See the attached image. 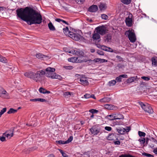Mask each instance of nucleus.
<instances>
[{
    "label": "nucleus",
    "mask_w": 157,
    "mask_h": 157,
    "mask_svg": "<svg viewBox=\"0 0 157 157\" xmlns=\"http://www.w3.org/2000/svg\"><path fill=\"white\" fill-rule=\"evenodd\" d=\"M17 17L26 22L30 25L40 24L42 21L41 14L30 7L18 9L16 10Z\"/></svg>",
    "instance_id": "f257e3e1"
},
{
    "label": "nucleus",
    "mask_w": 157,
    "mask_h": 157,
    "mask_svg": "<svg viewBox=\"0 0 157 157\" xmlns=\"http://www.w3.org/2000/svg\"><path fill=\"white\" fill-rule=\"evenodd\" d=\"M45 74L44 70H43L38 71L35 73L32 72H27L24 74V75L25 76L32 78L37 82L40 78L45 75Z\"/></svg>",
    "instance_id": "f03ea898"
},
{
    "label": "nucleus",
    "mask_w": 157,
    "mask_h": 157,
    "mask_svg": "<svg viewBox=\"0 0 157 157\" xmlns=\"http://www.w3.org/2000/svg\"><path fill=\"white\" fill-rule=\"evenodd\" d=\"M55 69L54 68L48 67L45 71V75L48 78L52 79H58L60 80L62 79V78L60 75L54 73Z\"/></svg>",
    "instance_id": "7ed1b4c3"
},
{
    "label": "nucleus",
    "mask_w": 157,
    "mask_h": 157,
    "mask_svg": "<svg viewBox=\"0 0 157 157\" xmlns=\"http://www.w3.org/2000/svg\"><path fill=\"white\" fill-rule=\"evenodd\" d=\"M139 104L142 109L146 112L150 114L153 113V110L149 104L147 103L144 104L142 102H139Z\"/></svg>",
    "instance_id": "20e7f679"
},
{
    "label": "nucleus",
    "mask_w": 157,
    "mask_h": 157,
    "mask_svg": "<svg viewBox=\"0 0 157 157\" xmlns=\"http://www.w3.org/2000/svg\"><path fill=\"white\" fill-rule=\"evenodd\" d=\"M125 35H128V38L130 42L133 43L136 41V38L135 33L132 32V30H129L126 31Z\"/></svg>",
    "instance_id": "39448f33"
},
{
    "label": "nucleus",
    "mask_w": 157,
    "mask_h": 157,
    "mask_svg": "<svg viewBox=\"0 0 157 157\" xmlns=\"http://www.w3.org/2000/svg\"><path fill=\"white\" fill-rule=\"evenodd\" d=\"M95 30L97 33L101 35H104L107 30L106 27L104 25L98 26L95 28Z\"/></svg>",
    "instance_id": "423d86ee"
},
{
    "label": "nucleus",
    "mask_w": 157,
    "mask_h": 157,
    "mask_svg": "<svg viewBox=\"0 0 157 157\" xmlns=\"http://www.w3.org/2000/svg\"><path fill=\"white\" fill-rule=\"evenodd\" d=\"M91 134L94 135H96L100 132V128L98 126H94L90 129Z\"/></svg>",
    "instance_id": "0eeeda50"
},
{
    "label": "nucleus",
    "mask_w": 157,
    "mask_h": 157,
    "mask_svg": "<svg viewBox=\"0 0 157 157\" xmlns=\"http://www.w3.org/2000/svg\"><path fill=\"white\" fill-rule=\"evenodd\" d=\"M0 97L4 98H9V95L6 91L3 88L0 90Z\"/></svg>",
    "instance_id": "6e6552de"
},
{
    "label": "nucleus",
    "mask_w": 157,
    "mask_h": 157,
    "mask_svg": "<svg viewBox=\"0 0 157 157\" xmlns=\"http://www.w3.org/2000/svg\"><path fill=\"white\" fill-rule=\"evenodd\" d=\"M14 129L7 130L3 134L8 139H10L13 136Z\"/></svg>",
    "instance_id": "1a4fd4ad"
},
{
    "label": "nucleus",
    "mask_w": 157,
    "mask_h": 157,
    "mask_svg": "<svg viewBox=\"0 0 157 157\" xmlns=\"http://www.w3.org/2000/svg\"><path fill=\"white\" fill-rule=\"evenodd\" d=\"M69 36L72 39L75 40H78L80 39V38L78 34L75 33L73 32H70V35Z\"/></svg>",
    "instance_id": "9d476101"
},
{
    "label": "nucleus",
    "mask_w": 157,
    "mask_h": 157,
    "mask_svg": "<svg viewBox=\"0 0 157 157\" xmlns=\"http://www.w3.org/2000/svg\"><path fill=\"white\" fill-rule=\"evenodd\" d=\"M80 57H73L68 59L69 61L71 62H78L80 63L84 62L83 60H79Z\"/></svg>",
    "instance_id": "9b49d317"
},
{
    "label": "nucleus",
    "mask_w": 157,
    "mask_h": 157,
    "mask_svg": "<svg viewBox=\"0 0 157 157\" xmlns=\"http://www.w3.org/2000/svg\"><path fill=\"white\" fill-rule=\"evenodd\" d=\"M104 108L109 110H116L117 109V106L111 104H107L104 105Z\"/></svg>",
    "instance_id": "f8f14e48"
},
{
    "label": "nucleus",
    "mask_w": 157,
    "mask_h": 157,
    "mask_svg": "<svg viewBox=\"0 0 157 157\" xmlns=\"http://www.w3.org/2000/svg\"><path fill=\"white\" fill-rule=\"evenodd\" d=\"M98 10V7L96 5H93L88 9V11L91 12H95Z\"/></svg>",
    "instance_id": "ddd939ff"
},
{
    "label": "nucleus",
    "mask_w": 157,
    "mask_h": 157,
    "mask_svg": "<svg viewBox=\"0 0 157 157\" xmlns=\"http://www.w3.org/2000/svg\"><path fill=\"white\" fill-rule=\"evenodd\" d=\"M132 19L129 17H127L125 19V22L127 26L131 27L132 25Z\"/></svg>",
    "instance_id": "4468645a"
},
{
    "label": "nucleus",
    "mask_w": 157,
    "mask_h": 157,
    "mask_svg": "<svg viewBox=\"0 0 157 157\" xmlns=\"http://www.w3.org/2000/svg\"><path fill=\"white\" fill-rule=\"evenodd\" d=\"M79 81L80 82V83L84 86L87 85L89 84L88 81L85 78H81Z\"/></svg>",
    "instance_id": "2eb2a0df"
},
{
    "label": "nucleus",
    "mask_w": 157,
    "mask_h": 157,
    "mask_svg": "<svg viewBox=\"0 0 157 157\" xmlns=\"http://www.w3.org/2000/svg\"><path fill=\"white\" fill-rule=\"evenodd\" d=\"M94 63H104V62H107V60L104 59H101L99 58H95V59H94Z\"/></svg>",
    "instance_id": "dca6fc26"
},
{
    "label": "nucleus",
    "mask_w": 157,
    "mask_h": 157,
    "mask_svg": "<svg viewBox=\"0 0 157 157\" xmlns=\"http://www.w3.org/2000/svg\"><path fill=\"white\" fill-rule=\"evenodd\" d=\"M108 139L109 140H114L117 139L116 138L115 135L114 134H111L109 135Z\"/></svg>",
    "instance_id": "f3484780"
},
{
    "label": "nucleus",
    "mask_w": 157,
    "mask_h": 157,
    "mask_svg": "<svg viewBox=\"0 0 157 157\" xmlns=\"http://www.w3.org/2000/svg\"><path fill=\"white\" fill-rule=\"evenodd\" d=\"M152 64L155 67L157 66V57H154L151 58Z\"/></svg>",
    "instance_id": "a211bd4d"
},
{
    "label": "nucleus",
    "mask_w": 157,
    "mask_h": 157,
    "mask_svg": "<svg viewBox=\"0 0 157 157\" xmlns=\"http://www.w3.org/2000/svg\"><path fill=\"white\" fill-rule=\"evenodd\" d=\"M36 56L37 58L39 59H42L46 57H49L48 56H47L43 55L42 54L40 53L36 54Z\"/></svg>",
    "instance_id": "6ab92c4d"
},
{
    "label": "nucleus",
    "mask_w": 157,
    "mask_h": 157,
    "mask_svg": "<svg viewBox=\"0 0 157 157\" xmlns=\"http://www.w3.org/2000/svg\"><path fill=\"white\" fill-rule=\"evenodd\" d=\"M115 120L117 119H122L124 118L123 115L121 114L118 113L115 114Z\"/></svg>",
    "instance_id": "aec40b11"
},
{
    "label": "nucleus",
    "mask_w": 157,
    "mask_h": 157,
    "mask_svg": "<svg viewBox=\"0 0 157 157\" xmlns=\"http://www.w3.org/2000/svg\"><path fill=\"white\" fill-rule=\"evenodd\" d=\"M99 8L101 10H105L107 8L105 4L101 3L99 6Z\"/></svg>",
    "instance_id": "412c9836"
},
{
    "label": "nucleus",
    "mask_w": 157,
    "mask_h": 157,
    "mask_svg": "<svg viewBox=\"0 0 157 157\" xmlns=\"http://www.w3.org/2000/svg\"><path fill=\"white\" fill-rule=\"evenodd\" d=\"M137 77H132L127 79L126 82L127 83H130L134 81L136 79Z\"/></svg>",
    "instance_id": "4be33fe9"
},
{
    "label": "nucleus",
    "mask_w": 157,
    "mask_h": 157,
    "mask_svg": "<svg viewBox=\"0 0 157 157\" xmlns=\"http://www.w3.org/2000/svg\"><path fill=\"white\" fill-rule=\"evenodd\" d=\"M107 118L110 121L115 120V114L108 115L107 116Z\"/></svg>",
    "instance_id": "5701e85b"
},
{
    "label": "nucleus",
    "mask_w": 157,
    "mask_h": 157,
    "mask_svg": "<svg viewBox=\"0 0 157 157\" xmlns=\"http://www.w3.org/2000/svg\"><path fill=\"white\" fill-rule=\"evenodd\" d=\"M111 100V98L109 97L104 98H102L100 100V101L101 102H109Z\"/></svg>",
    "instance_id": "b1692460"
},
{
    "label": "nucleus",
    "mask_w": 157,
    "mask_h": 157,
    "mask_svg": "<svg viewBox=\"0 0 157 157\" xmlns=\"http://www.w3.org/2000/svg\"><path fill=\"white\" fill-rule=\"evenodd\" d=\"M100 36L99 34L97 33L93 34L92 38L94 40H97L100 38Z\"/></svg>",
    "instance_id": "393cba45"
},
{
    "label": "nucleus",
    "mask_w": 157,
    "mask_h": 157,
    "mask_svg": "<svg viewBox=\"0 0 157 157\" xmlns=\"http://www.w3.org/2000/svg\"><path fill=\"white\" fill-rule=\"evenodd\" d=\"M63 32L66 35H70V32H71L69 30L68 28L67 27L63 29Z\"/></svg>",
    "instance_id": "a878e982"
},
{
    "label": "nucleus",
    "mask_w": 157,
    "mask_h": 157,
    "mask_svg": "<svg viewBox=\"0 0 157 157\" xmlns=\"http://www.w3.org/2000/svg\"><path fill=\"white\" fill-rule=\"evenodd\" d=\"M117 132L120 134H124L125 132V128H122L119 129H117Z\"/></svg>",
    "instance_id": "bb28decb"
},
{
    "label": "nucleus",
    "mask_w": 157,
    "mask_h": 157,
    "mask_svg": "<svg viewBox=\"0 0 157 157\" xmlns=\"http://www.w3.org/2000/svg\"><path fill=\"white\" fill-rule=\"evenodd\" d=\"M48 27L50 30L52 31H54L55 30V28L51 22H49L48 24Z\"/></svg>",
    "instance_id": "cd10ccee"
},
{
    "label": "nucleus",
    "mask_w": 157,
    "mask_h": 157,
    "mask_svg": "<svg viewBox=\"0 0 157 157\" xmlns=\"http://www.w3.org/2000/svg\"><path fill=\"white\" fill-rule=\"evenodd\" d=\"M73 95V93H70L69 92H65L63 94V96L66 98H68L70 97V96Z\"/></svg>",
    "instance_id": "c85d7f7f"
},
{
    "label": "nucleus",
    "mask_w": 157,
    "mask_h": 157,
    "mask_svg": "<svg viewBox=\"0 0 157 157\" xmlns=\"http://www.w3.org/2000/svg\"><path fill=\"white\" fill-rule=\"evenodd\" d=\"M75 54L78 56H83V55L84 54V53L82 51H76L75 50Z\"/></svg>",
    "instance_id": "c756f323"
},
{
    "label": "nucleus",
    "mask_w": 157,
    "mask_h": 157,
    "mask_svg": "<svg viewBox=\"0 0 157 157\" xmlns=\"http://www.w3.org/2000/svg\"><path fill=\"white\" fill-rule=\"evenodd\" d=\"M138 141L140 142L141 144L144 145L145 142V139L144 138L141 137L140 139L138 140Z\"/></svg>",
    "instance_id": "7c9ffc66"
},
{
    "label": "nucleus",
    "mask_w": 157,
    "mask_h": 157,
    "mask_svg": "<svg viewBox=\"0 0 157 157\" xmlns=\"http://www.w3.org/2000/svg\"><path fill=\"white\" fill-rule=\"evenodd\" d=\"M17 111V110L14 109L13 108H10L7 113L8 114L14 113H16Z\"/></svg>",
    "instance_id": "2f4dec72"
},
{
    "label": "nucleus",
    "mask_w": 157,
    "mask_h": 157,
    "mask_svg": "<svg viewBox=\"0 0 157 157\" xmlns=\"http://www.w3.org/2000/svg\"><path fill=\"white\" fill-rule=\"evenodd\" d=\"M122 2L126 5L129 4L131 1V0H121Z\"/></svg>",
    "instance_id": "473e14b6"
},
{
    "label": "nucleus",
    "mask_w": 157,
    "mask_h": 157,
    "mask_svg": "<svg viewBox=\"0 0 157 157\" xmlns=\"http://www.w3.org/2000/svg\"><path fill=\"white\" fill-rule=\"evenodd\" d=\"M0 61L3 63H6L7 60L6 58L0 55Z\"/></svg>",
    "instance_id": "72a5a7b5"
},
{
    "label": "nucleus",
    "mask_w": 157,
    "mask_h": 157,
    "mask_svg": "<svg viewBox=\"0 0 157 157\" xmlns=\"http://www.w3.org/2000/svg\"><path fill=\"white\" fill-rule=\"evenodd\" d=\"M116 83V82L115 80H112L109 81L108 83L110 86H113Z\"/></svg>",
    "instance_id": "f704fd0d"
},
{
    "label": "nucleus",
    "mask_w": 157,
    "mask_h": 157,
    "mask_svg": "<svg viewBox=\"0 0 157 157\" xmlns=\"http://www.w3.org/2000/svg\"><path fill=\"white\" fill-rule=\"evenodd\" d=\"M138 133L139 136L140 137H145L146 135V134L145 132L140 131H138Z\"/></svg>",
    "instance_id": "c9c22d12"
},
{
    "label": "nucleus",
    "mask_w": 157,
    "mask_h": 157,
    "mask_svg": "<svg viewBox=\"0 0 157 157\" xmlns=\"http://www.w3.org/2000/svg\"><path fill=\"white\" fill-rule=\"evenodd\" d=\"M142 155H143L146 156L148 157H154L153 155H151V154L146 153L145 152H144L142 153Z\"/></svg>",
    "instance_id": "e433bc0d"
},
{
    "label": "nucleus",
    "mask_w": 157,
    "mask_h": 157,
    "mask_svg": "<svg viewBox=\"0 0 157 157\" xmlns=\"http://www.w3.org/2000/svg\"><path fill=\"white\" fill-rule=\"evenodd\" d=\"M63 68L66 69L70 70L72 69L73 68V67L71 66H63Z\"/></svg>",
    "instance_id": "4c0bfd02"
},
{
    "label": "nucleus",
    "mask_w": 157,
    "mask_h": 157,
    "mask_svg": "<svg viewBox=\"0 0 157 157\" xmlns=\"http://www.w3.org/2000/svg\"><path fill=\"white\" fill-rule=\"evenodd\" d=\"M101 17L102 19L104 20H107L108 18L107 15L104 14H102Z\"/></svg>",
    "instance_id": "58836bf2"
},
{
    "label": "nucleus",
    "mask_w": 157,
    "mask_h": 157,
    "mask_svg": "<svg viewBox=\"0 0 157 157\" xmlns=\"http://www.w3.org/2000/svg\"><path fill=\"white\" fill-rule=\"evenodd\" d=\"M56 142L60 144H66L65 141L62 140H57L56 141Z\"/></svg>",
    "instance_id": "ea45409f"
},
{
    "label": "nucleus",
    "mask_w": 157,
    "mask_h": 157,
    "mask_svg": "<svg viewBox=\"0 0 157 157\" xmlns=\"http://www.w3.org/2000/svg\"><path fill=\"white\" fill-rule=\"evenodd\" d=\"M111 39V36L110 34H108L106 37V39L108 41H109Z\"/></svg>",
    "instance_id": "a19ab883"
},
{
    "label": "nucleus",
    "mask_w": 157,
    "mask_h": 157,
    "mask_svg": "<svg viewBox=\"0 0 157 157\" xmlns=\"http://www.w3.org/2000/svg\"><path fill=\"white\" fill-rule=\"evenodd\" d=\"M73 138L72 136H70L68 139L65 141L66 143L67 144L70 142L72 140Z\"/></svg>",
    "instance_id": "79ce46f5"
},
{
    "label": "nucleus",
    "mask_w": 157,
    "mask_h": 157,
    "mask_svg": "<svg viewBox=\"0 0 157 157\" xmlns=\"http://www.w3.org/2000/svg\"><path fill=\"white\" fill-rule=\"evenodd\" d=\"M89 112L92 113H97L98 112V111L96 109H92L89 110Z\"/></svg>",
    "instance_id": "37998d69"
},
{
    "label": "nucleus",
    "mask_w": 157,
    "mask_h": 157,
    "mask_svg": "<svg viewBox=\"0 0 157 157\" xmlns=\"http://www.w3.org/2000/svg\"><path fill=\"white\" fill-rule=\"evenodd\" d=\"M121 79L122 78L119 76L116 78L115 80L116 81V82H120L121 81Z\"/></svg>",
    "instance_id": "c03bdc74"
},
{
    "label": "nucleus",
    "mask_w": 157,
    "mask_h": 157,
    "mask_svg": "<svg viewBox=\"0 0 157 157\" xmlns=\"http://www.w3.org/2000/svg\"><path fill=\"white\" fill-rule=\"evenodd\" d=\"M66 52H68L72 54H75V50L72 49L70 51H66Z\"/></svg>",
    "instance_id": "a18cd8bd"
},
{
    "label": "nucleus",
    "mask_w": 157,
    "mask_h": 157,
    "mask_svg": "<svg viewBox=\"0 0 157 157\" xmlns=\"http://www.w3.org/2000/svg\"><path fill=\"white\" fill-rule=\"evenodd\" d=\"M37 148V147H33L31 148H29V151H33L36 150Z\"/></svg>",
    "instance_id": "49530a36"
},
{
    "label": "nucleus",
    "mask_w": 157,
    "mask_h": 157,
    "mask_svg": "<svg viewBox=\"0 0 157 157\" xmlns=\"http://www.w3.org/2000/svg\"><path fill=\"white\" fill-rule=\"evenodd\" d=\"M141 78L142 79L147 81H149L150 79V78L147 77L142 76Z\"/></svg>",
    "instance_id": "de8ad7c7"
},
{
    "label": "nucleus",
    "mask_w": 157,
    "mask_h": 157,
    "mask_svg": "<svg viewBox=\"0 0 157 157\" xmlns=\"http://www.w3.org/2000/svg\"><path fill=\"white\" fill-rule=\"evenodd\" d=\"M6 108H3L0 112V113L2 115L5 112H6Z\"/></svg>",
    "instance_id": "09e8293b"
},
{
    "label": "nucleus",
    "mask_w": 157,
    "mask_h": 157,
    "mask_svg": "<svg viewBox=\"0 0 157 157\" xmlns=\"http://www.w3.org/2000/svg\"><path fill=\"white\" fill-rule=\"evenodd\" d=\"M105 129L107 131H110L112 130V128L110 127L106 126L105 128Z\"/></svg>",
    "instance_id": "8fccbe9b"
},
{
    "label": "nucleus",
    "mask_w": 157,
    "mask_h": 157,
    "mask_svg": "<svg viewBox=\"0 0 157 157\" xmlns=\"http://www.w3.org/2000/svg\"><path fill=\"white\" fill-rule=\"evenodd\" d=\"M84 98H90L91 95L89 94H86L84 95Z\"/></svg>",
    "instance_id": "3c124183"
},
{
    "label": "nucleus",
    "mask_w": 157,
    "mask_h": 157,
    "mask_svg": "<svg viewBox=\"0 0 157 157\" xmlns=\"http://www.w3.org/2000/svg\"><path fill=\"white\" fill-rule=\"evenodd\" d=\"M45 89H44L41 87L39 89V92L43 94V92H45Z\"/></svg>",
    "instance_id": "603ef678"
},
{
    "label": "nucleus",
    "mask_w": 157,
    "mask_h": 157,
    "mask_svg": "<svg viewBox=\"0 0 157 157\" xmlns=\"http://www.w3.org/2000/svg\"><path fill=\"white\" fill-rule=\"evenodd\" d=\"M38 101H40L41 102H47V101L45 99L43 98H38Z\"/></svg>",
    "instance_id": "864d4df0"
},
{
    "label": "nucleus",
    "mask_w": 157,
    "mask_h": 157,
    "mask_svg": "<svg viewBox=\"0 0 157 157\" xmlns=\"http://www.w3.org/2000/svg\"><path fill=\"white\" fill-rule=\"evenodd\" d=\"M120 76L121 78H128V76L126 74L121 75H120Z\"/></svg>",
    "instance_id": "5fc2aeb1"
},
{
    "label": "nucleus",
    "mask_w": 157,
    "mask_h": 157,
    "mask_svg": "<svg viewBox=\"0 0 157 157\" xmlns=\"http://www.w3.org/2000/svg\"><path fill=\"white\" fill-rule=\"evenodd\" d=\"M107 48H108V47H106L105 46H104V45L101 46V48L102 49L104 50H105V51H106L107 49Z\"/></svg>",
    "instance_id": "6e6d98bb"
},
{
    "label": "nucleus",
    "mask_w": 157,
    "mask_h": 157,
    "mask_svg": "<svg viewBox=\"0 0 157 157\" xmlns=\"http://www.w3.org/2000/svg\"><path fill=\"white\" fill-rule=\"evenodd\" d=\"M112 52H114L116 54H120L121 52L120 51H118L116 50H114L113 51H112Z\"/></svg>",
    "instance_id": "4d7b16f0"
},
{
    "label": "nucleus",
    "mask_w": 157,
    "mask_h": 157,
    "mask_svg": "<svg viewBox=\"0 0 157 157\" xmlns=\"http://www.w3.org/2000/svg\"><path fill=\"white\" fill-rule=\"evenodd\" d=\"M0 140L2 142L6 141L5 137L4 136L0 137Z\"/></svg>",
    "instance_id": "13d9d810"
},
{
    "label": "nucleus",
    "mask_w": 157,
    "mask_h": 157,
    "mask_svg": "<svg viewBox=\"0 0 157 157\" xmlns=\"http://www.w3.org/2000/svg\"><path fill=\"white\" fill-rule=\"evenodd\" d=\"M30 151H29V148L25 149L24 150V152H25L26 154L29 153Z\"/></svg>",
    "instance_id": "bf43d9fd"
},
{
    "label": "nucleus",
    "mask_w": 157,
    "mask_h": 157,
    "mask_svg": "<svg viewBox=\"0 0 157 157\" xmlns=\"http://www.w3.org/2000/svg\"><path fill=\"white\" fill-rule=\"evenodd\" d=\"M75 1L78 4H81L83 2L84 0H75Z\"/></svg>",
    "instance_id": "052dcab7"
},
{
    "label": "nucleus",
    "mask_w": 157,
    "mask_h": 157,
    "mask_svg": "<svg viewBox=\"0 0 157 157\" xmlns=\"http://www.w3.org/2000/svg\"><path fill=\"white\" fill-rule=\"evenodd\" d=\"M116 57L118 59H119L120 61L123 60V58L120 56H117Z\"/></svg>",
    "instance_id": "680f3d73"
},
{
    "label": "nucleus",
    "mask_w": 157,
    "mask_h": 157,
    "mask_svg": "<svg viewBox=\"0 0 157 157\" xmlns=\"http://www.w3.org/2000/svg\"><path fill=\"white\" fill-rule=\"evenodd\" d=\"M117 67L119 68H121L124 67V66L121 64L119 63L117 64Z\"/></svg>",
    "instance_id": "e2e57ef3"
},
{
    "label": "nucleus",
    "mask_w": 157,
    "mask_h": 157,
    "mask_svg": "<svg viewBox=\"0 0 157 157\" xmlns=\"http://www.w3.org/2000/svg\"><path fill=\"white\" fill-rule=\"evenodd\" d=\"M130 127H127L125 129L126 132H128L130 130Z\"/></svg>",
    "instance_id": "0e129e2a"
},
{
    "label": "nucleus",
    "mask_w": 157,
    "mask_h": 157,
    "mask_svg": "<svg viewBox=\"0 0 157 157\" xmlns=\"http://www.w3.org/2000/svg\"><path fill=\"white\" fill-rule=\"evenodd\" d=\"M113 50L111 48L108 47V48L107 49L106 51H108V52H112V51H113Z\"/></svg>",
    "instance_id": "69168bd1"
},
{
    "label": "nucleus",
    "mask_w": 157,
    "mask_h": 157,
    "mask_svg": "<svg viewBox=\"0 0 157 157\" xmlns=\"http://www.w3.org/2000/svg\"><path fill=\"white\" fill-rule=\"evenodd\" d=\"M114 144L115 145H119L120 144V142L119 141H116L114 142Z\"/></svg>",
    "instance_id": "338daca9"
},
{
    "label": "nucleus",
    "mask_w": 157,
    "mask_h": 157,
    "mask_svg": "<svg viewBox=\"0 0 157 157\" xmlns=\"http://www.w3.org/2000/svg\"><path fill=\"white\" fill-rule=\"evenodd\" d=\"M153 151L155 154L157 155V147L155 148Z\"/></svg>",
    "instance_id": "774afa93"
}]
</instances>
